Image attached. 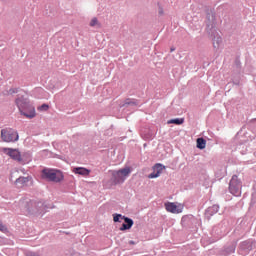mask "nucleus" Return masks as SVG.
Listing matches in <instances>:
<instances>
[{
	"mask_svg": "<svg viewBox=\"0 0 256 256\" xmlns=\"http://www.w3.org/2000/svg\"><path fill=\"white\" fill-rule=\"evenodd\" d=\"M2 151L3 153H5V155H8V157L13 159L14 161H18V162L22 161V156L19 150L12 149V148H2Z\"/></svg>",
	"mask_w": 256,
	"mask_h": 256,
	"instance_id": "obj_7",
	"label": "nucleus"
},
{
	"mask_svg": "<svg viewBox=\"0 0 256 256\" xmlns=\"http://www.w3.org/2000/svg\"><path fill=\"white\" fill-rule=\"evenodd\" d=\"M0 137L4 142L7 143L16 142L19 140L18 132L11 128L2 129Z\"/></svg>",
	"mask_w": 256,
	"mask_h": 256,
	"instance_id": "obj_5",
	"label": "nucleus"
},
{
	"mask_svg": "<svg viewBox=\"0 0 256 256\" xmlns=\"http://www.w3.org/2000/svg\"><path fill=\"white\" fill-rule=\"evenodd\" d=\"M196 146L199 149H205L206 148V140L203 138H198L196 140Z\"/></svg>",
	"mask_w": 256,
	"mask_h": 256,
	"instance_id": "obj_13",
	"label": "nucleus"
},
{
	"mask_svg": "<svg viewBox=\"0 0 256 256\" xmlns=\"http://www.w3.org/2000/svg\"><path fill=\"white\" fill-rule=\"evenodd\" d=\"M221 43H222V38L220 36H217L216 38L213 39V47L215 49H219Z\"/></svg>",
	"mask_w": 256,
	"mask_h": 256,
	"instance_id": "obj_14",
	"label": "nucleus"
},
{
	"mask_svg": "<svg viewBox=\"0 0 256 256\" xmlns=\"http://www.w3.org/2000/svg\"><path fill=\"white\" fill-rule=\"evenodd\" d=\"M170 51L173 52V51H174V48L170 49Z\"/></svg>",
	"mask_w": 256,
	"mask_h": 256,
	"instance_id": "obj_27",
	"label": "nucleus"
},
{
	"mask_svg": "<svg viewBox=\"0 0 256 256\" xmlns=\"http://www.w3.org/2000/svg\"><path fill=\"white\" fill-rule=\"evenodd\" d=\"M72 172L76 175H80L83 177H87L90 174V170L83 168V167H75Z\"/></svg>",
	"mask_w": 256,
	"mask_h": 256,
	"instance_id": "obj_12",
	"label": "nucleus"
},
{
	"mask_svg": "<svg viewBox=\"0 0 256 256\" xmlns=\"http://www.w3.org/2000/svg\"><path fill=\"white\" fill-rule=\"evenodd\" d=\"M0 232H2V233H7L8 232L7 226L4 225L2 221H0Z\"/></svg>",
	"mask_w": 256,
	"mask_h": 256,
	"instance_id": "obj_18",
	"label": "nucleus"
},
{
	"mask_svg": "<svg viewBox=\"0 0 256 256\" xmlns=\"http://www.w3.org/2000/svg\"><path fill=\"white\" fill-rule=\"evenodd\" d=\"M9 94H14V93H17V90H15V89H11V90H9V92H8Z\"/></svg>",
	"mask_w": 256,
	"mask_h": 256,
	"instance_id": "obj_23",
	"label": "nucleus"
},
{
	"mask_svg": "<svg viewBox=\"0 0 256 256\" xmlns=\"http://www.w3.org/2000/svg\"><path fill=\"white\" fill-rule=\"evenodd\" d=\"M13 178H14V176H13V174H11L10 179H13Z\"/></svg>",
	"mask_w": 256,
	"mask_h": 256,
	"instance_id": "obj_26",
	"label": "nucleus"
},
{
	"mask_svg": "<svg viewBox=\"0 0 256 256\" xmlns=\"http://www.w3.org/2000/svg\"><path fill=\"white\" fill-rule=\"evenodd\" d=\"M158 15L160 16L164 15V9L162 7L158 8Z\"/></svg>",
	"mask_w": 256,
	"mask_h": 256,
	"instance_id": "obj_22",
	"label": "nucleus"
},
{
	"mask_svg": "<svg viewBox=\"0 0 256 256\" xmlns=\"http://www.w3.org/2000/svg\"><path fill=\"white\" fill-rule=\"evenodd\" d=\"M123 217H124V215H122V214H117V213L113 214V220L115 223L120 222V219H123Z\"/></svg>",
	"mask_w": 256,
	"mask_h": 256,
	"instance_id": "obj_16",
	"label": "nucleus"
},
{
	"mask_svg": "<svg viewBox=\"0 0 256 256\" xmlns=\"http://www.w3.org/2000/svg\"><path fill=\"white\" fill-rule=\"evenodd\" d=\"M41 177L43 180L53 183H61L64 181V174L63 172L56 170V169H48L45 168L42 170Z\"/></svg>",
	"mask_w": 256,
	"mask_h": 256,
	"instance_id": "obj_2",
	"label": "nucleus"
},
{
	"mask_svg": "<svg viewBox=\"0 0 256 256\" xmlns=\"http://www.w3.org/2000/svg\"><path fill=\"white\" fill-rule=\"evenodd\" d=\"M30 181L31 177H19L15 180L14 184L18 188H23L26 187Z\"/></svg>",
	"mask_w": 256,
	"mask_h": 256,
	"instance_id": "obj_11",
	"label": "nucleus"
},
{
	"mask_svg": "<svg viewBox=\"0 0 256 256\" xmlns=\"http://www.w3.org/2000/svg\"><path fill=\"white\" fill-rule=\"evenodd\" d=\"M49 108H50L49 105L43 104V105H41L40 107H38L37 110L40 111V112H44V111H48Z\"/></svg>",
	"mask_w": 256,
	"mask_h": 256,
	"instance_id": "obj_17",
	"label": "nucleus"
},
{
	"mask_svg": "<svg viewBox=\"0 0 256 256\" xmlns=\"http://www.w3.org/2000/svg\"><path fill=\"white\" fill-rule=\"evenodd\" d=\"M130 174H131L130 167H125L120 170L111 171V176H112L111 182L113 185L123 184Z\"/></svg>",
	"mask_w": 256,
	"mask_h": 256,
	"instance_id": "obj_3",
	"label": "nucleus"
},
{
	"mask_svg": "<svg viewBox=\"0 0 256 256\" xmlns=\"http://www.w3.org/2000/svg\"><path fill=\"white\" fill-rule=\"evenodd\" d=\"M14 174H18V171H15Z\"/></svg>",
	"mask_w": 256,
	"mask_h": 256,
	"instance_id": "obj_28",
	"label": "nucleus"
},
{
	"mask_svg": "<svg viewBox=\"0 0 256 256\" xmlns=\"http://www.w3.org/2000/svg\"><path fill=\"white\" fill-rule=\"evenodd\" d=\"M214 211L215 213L219 212V206L218 205H213L212 207L209 208V212Z\"/></svg>",
	"mask_w": 256,
	"mask_h": 256,
	"instance_id": "obj_20",
	"label": "nucleus"
},
{
	"mask_svg": "<svg viewBox=\"0 0 256 256\" xmlns=\"http://www.w3.org/2000/svg\"><path fill=\"white\" fill-rule=\"evenodd\" d=\"M229 191L235 197L242 195V182L237 175H233L229 183Z\"/></svg>",
	"mask_w": 256,
	"mask_h": 256,
	"instance_id": "obj_4",
	"label": "nucleus"
},
{
	"mask_svg": "<svg viewBox=\"0 0 256 256\" xmlns=\"http://www.w3.org/2000/svg\"><path fill=\"white\" fill-rule=\"evenodd\" d=\"M129 244L130 245H135V242L133 240H130Z\"/></svg>",
	"mask_w": 256,
	"mask_h": 256,
	"instance_id": "obj_24",
	"label": "nucleus"
},
{
	"mask_svg": "<svg viewBox=\"0 0 256 256\" xmlns=\"http://www.w3.org/2000/svg\"><path fill=\"white\" fill-rule=\"evenodd\" d=\"M183 123H184V118L170 119L168 121V124H175V125H182Z\"/></svg>",
	"mask_w": 256,
	"mask_h": 256,
	"instance_id": "obj_15",
	"label": "nucleus"
},
{
	"mask_svg": "<svg viewBox=\"0 0 256 256\" xmlns=\"http://www.w3.org/2000/svg\"><path fill=\"white\" fill-rule=\"evenodd\" d=\"M122 220H124L125 223H123L122 226L120 227V231L130 230L134 225L133 219L129 217L123 216Z\"/></svg>",
	"mask_w": 256,
	"mask_h": 256,
	"instance_id": "obj_10",
	"label": "nucleus"
},
{
	"mask_svg": "<svg viewBox=\"0 0 256 256\" xmlns=\"http://www.w3.org/2000/svg\"><path fill=\"white\" fill-rule=\"evenodd\" d=\"M26 256H40L36 252H26Z\"/></svg>",
	"mask_w": 256,
	"mask_h": 256,
	"instance_id": "obj_21",
	"label": "nucleus"
},
{
	"mask_svg": "<svg viewBox=\"0 0 256 256\" xmlns=\"http://www.w3.org/2000/svg\"><path fill=\"white\" fill-rule=\"evenodd\" d=\"M164 208L168 213L180 214L183 212L184 206L182 204H176L175 202H166Z\"/></svg>",
	"mask_w": 256,
	"mask_h": 256,
	"instance_id": "obj_6",
	"label": "nucleus"
},
{
	"mask_svg": "<svg viewBox=\"0 0 256 256\" xmlns=\"http://www.w3.org/2000/svg\"><path fill=\"white\" fill-rule=\"evenodd\" d=\"M44 204L42 202H29L28 203V212L31 213H43Z\"/></svg>",
	"mask_w": 256,
	"mask_h": 256,
	"instance_id": "obj_8",
	"label": "nucleus"
},
{
	"mask_svg": "<svg viewBox=\"0 0 256 256\" xmlns=\"http://www.w3.org/2000/svg\"><path fill=\"white\" fill-rule=\"evenodd\" d=\"M97 25H98V19L96 17L92 18V20L90 21V26L95 27Z\"/></svg>",
	"mask_w": 256,
	"mask_h": 256,
	"instance_id": "obj_19",
	"label": "nucleus"
},
{
	"mask_svg": "<svg viewBox=\"0 0 256 256\" xmlns=\"http://www.w3.org/2000/svg\"><path fill=\"white\" fill-rule=\"evenodd\" d=\"M164 169H165V166H163L162 164L154 165V172L149 175V179L159 178Z\"/></svg>",
	"mask_w": 256,
	"mask_h": 256,
	"instance_id": "obj_9",
	"label": "nucleus"
},
{
	"mask_svg": "<svg viewBox=\"0 0 256 256\" xmlns=\"http://www.w3.org/2000/svg\"><path fill=\"white\" fill-rule=\"evenodd\" d=\"M211 30L210 25H207V31Z\"/></svg>",
	"mask_w": 256,
	"mask_h": 256,
	"instance_id": "obj_25",
	"label": "nucleus"
},
{
	"mask_svg": "<svg viewBox=\"0 0 256 256\" xmlns=\"http://www.w3.org/2000/svg\"><path fill=\"white\" fill-rule=\"evenodd\" d=\"M15 103L18 107L20 114L23 115L25 118L32 119L36 117L37 114L35 107L30 105V103L26 99H16Z\"/></svg>",
	"mask_w": 256,
	"mask_h": 256,
	"instance_id": "obj_1",
	"label": "nucleus"
}]
</instances>
